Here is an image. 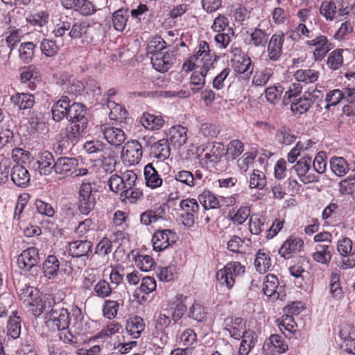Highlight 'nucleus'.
Here are the masks:
<instances>
[{
	"label": "nucleus",
	"mask_w": 355,
	"mask_h": 355,
	"mask_svg": "<svg viewBox=\"0 0 355 355\" xmlns=\"http://www.w3.org/2000/svg\"><path fill=\"white\" fill-rule=\"evenodd\" d=\"M78 164L74 157H62L58 158L53 164L55 172L62 175H67L72 172Z\"/></svg>",
	"instance_id": "nucleus-26"
},
{
	"label": "nucleus",
	"mask_w": 355,
	"mask_h": 355,
	"mask_svg": "<svg viewBox=\"0 0 355 355\" xmlns=\"http://www.w3.org/2000/svg\"><path fill=\"white\" fill-rule=\"evenodd\" d=\"M311 157L303 156L293 166L300 180L304 184L317 182L319 178L311 172Z\"/></svg>",
	"instance_id": "nucleus-10"
},
{
	"label": "nucleus",
	"mask_w": 355,
	"mask_h": 355,
	"mask_svg": "<svg viewBox=\"0 0 355 355\" xmlns=\"http://www.w3.org/2000/svg\"><path fill=\"white\" fill-rule=\"evenodd\" d=\"M39 72L35 65H29L21 69L20 73V80L23 84H26L27 87L34 90L36 88V82L38 81Z\"/></svg>",
	"instance_id": "nucleus-27"
},
{
	"label": "nucleus",
	"mask_w": 355,
	"mask_h": 355,
	"mask_svg": "<svg viewBox=\"0 0 355 355\" xmlns=\"http://www.w3.org/2000/svg\"><path fill=\"white\" fill-rule=\"evenodd\" d=\"M121 179L124 189L123 198L129 200L130 202H135L143 195L142 191L135 187L137 175L133 171L128 170L122 175Z\"/></svg>",
	"instance_id": "nucleus-9"
},
{
	"label": "nucleus",
	"mask_w": 355,
	"mask_h": 355,
	"mask_svg": "<svg viewBox=\"0 0 355 355\" xmlns=\"http://www.w3.org/2000/svg\"><path fill=\"white\" fill-rule=\"evenodd\" d=\"M21 318L17 315V312H12V315L10 317L7 326L8 335L11 338L15 339L19 337L21 328Z\"/></svg>",
	"instance_id": "nucleus-57"
},
{
	"label": "nucleus",
	"mask_w": 355,
	"mask_h": 355,
	"mask_svg": "<svg viewBox=\"0 0 355 355\" xmlns=\"http://www.w3.org/2000/svg\"><path fill=\"white\" fill-rule=\"evenodd\" d=\"M95 197L92 194L91 183L83 182L78 190V209L83 214L87 215L95 206Z\"/></svg>",
	"instance_id": "nucleus-8"
},
{
	"label": "nucleus",
	"mask_w": 355,
	"mask_h": 355,
	"mask_svg": "<svg viewBox=\"0 0 355 355\" xmlns=\"http://www.w3.org/2000/svg\"><path fill=\"white\" fill-rule=\"evenodd\" d=\"M24 36V33L22 29L10 26L4 33L5 39L1 40V41L2 46L0 53H7L8 56H10L12 51L21 42Z\"/></svg>",
	"instance_id": "nucleus-11"
},
{
	"label": "nucleus",
	"mask_w": 355,
	"mask_h": 355,
	"mask_svg": "<svg viewBox=\"0 0 355 355\" xmlns=\"http://www.w3.org/2000/svg\"><path fill=\"white\" fill-rule=\"evenodd\" d=\"M55 162L53 155L49 151L41 153L37 158V164L40 175H49L54 169L53 164Z\"/></svg>",
	"instance_id": "nucleus-33"
},
{
	"label": "nucleus",
	"mask_w": 355,
	"mask_h": 355,
	"mask_svg": "<svg viewBox=\"0 0 355 355\" xmlns=\"http://www.w3.org/2000/svg\"><path fill=\"white\" fill-rule=\"evenodd\" d=\"M231 71V69L229 67H226L218 73L212 80L213 87L217 90L223 89L228 82V77Z\"/></svg>",
	"instance_id": "nucleus-63"
},
{
	"label": "nucleus",
	"mask_w": 355,
	"mask_h": 355,
	"mask_svg": "<svg viewBox=\"0 0 355 355\" xmlns=\"http://www.w3.org/2000/svg\"><path fill=\"white\" fill-rule=\"evenodd\" d=\"M40 49L45 56L53 57L58 53L59 47L54 40L44 39L40 43Z\"/></svg>",
	"instance_id": "nucleus-64"
},
{
	"label": "nucleus",
	"mask_w": 355,
	"mask_h": 355,
	"mask_svg": "<svg viewBox=\"0 0 355 355\" xmlns=\"http://www.w3.org/2000/svg\"><path fill=\"white\" fill-rule=\"evenodd\" d=\"M284 42V34L279 32L272 35L268 42L267 53L268 60L271 62L279 61L283 53V44Z\"/></svg>",
	"instance_id": "nucleus-14"
},
{
	"label": "nucleus",
	"mask_w": 355,
	"mask_h": 355,
	"mask_svg": "<svg viewBox=\"0 0 355 355\" xmlns=\"http://www.w3.org/2000/svg\"><path fill=\"white\" fill-rule=\"evenodd\" d=\"M60 268V262L54 255H49L43 263V272L49 279L57 276Z\"/></svg>",
	"instance_id": "nucleus-48"
},
{
	"label": "nucleus",
	"mask_w": 355,
	"mask_h": 355,
	"mask_svg": "<svg viewBox=\"0 0 355 355\" xmlns=\"http://www.w3.org/2000/svg\"><path fill=\"white\" fill-rule=\"evenodd\" d=\"M274 70L272 68H265L257 70L252 76V85L254 87H263L273 78Z\"/></svg>",
	"instance_id": "nucleus-39"
},
{
	"label": "nucleus",
	"mask_w": 355,
	"mask_h": 355,
	"mask_svg": "<svg viewBox=\"0 0 355 355\" xmlns=\"http://www.w3.org/2000/svg\"><path fill=\"white\" fill-rule=\"evenodd\" d=\"M166 205L162 204L154 209H148L144 211L140 215L141 223L146 226H148L158 221L166 220Z\"/></svg>",
	"instance_id": "nucleus-18"
},
{
	"label": "nucleus",
	"mask_w": 355,
	"mask_h": 355,
	"mask_svg": "<svg viewBox=\"0 0 355 355\" xmlns=\"http://www.w3.org/2000/svg\"><path fill=\"white\" fill-rule=\"evenodd\" d=\"M198 200L205 209H218L220 207L218 198L209 190H204L198 196Z\"/></svg>",
	"instance_id": "nucleus-47"
},
{
	"label": "nucleus",
	"mask_w": 355,
	"mask_h": 355,
	"mask_svg": "<svg viewBox=\"0 0 355 355\" xmlns=\"http://www.w3.org/2000/svg\"><path fill=\"white\" fill-rule=\"evenodd\" d=\"M168 135L171 142L178 147L183 146L187 141V129L180 125L171 127Z\"/></svg>",
	"instance_id": "nucleus-34"
},
{
	"label": "nucleus",
	"mask_w": 355,
	"mask_h": 355,
	"mask_svg": "<svg viewBox=\"0 0 355 355\" xmlns=\"http://www.w3.org/2000/svg\"><path fill=\"white\" fill-rule=\"evenodd\" d=\"M189 298L183 295H177L173 300V304L175 305L172 312V319L174 322H177L182 318L187 311V304Z\"/></svg>",
	"instance_id": "nucleus-37"
},
{
	"label": "nucleus",
	"mask_w": 355,
	"mask_h": 355,
	"mask_svg": "<svg viewBox=\"0 0 355 355\" xmlns=\"http://www.w3.org/2000/svg\"><path fill=\"white\" fill-rule=\"evenodd\" d=\"M193 177L192 173L187 170H180L175 173L174 177L165 178L164 182V193L168 196L170 200L178 199L181 195L179 189V184H182L188 187H193Z\"/></svg>",
	"instance_id": "nucleus-1"
},
{
	"label": "nucleus",
	"mask_w": 355,
	"mask_h": 355,
	"mask_svg": "<svg viewBox=\"0 0 355 355\" xmlns=\"http://www.w3.org/2000/svg\"><path fill=\"white\" fill-rule=\"evenodd\" d=\"M101 132L103 134L107 143L112 146H120L126 139V135L123 130L118 128L102 125H101Z\"/></svg>",
	"instance_id": "nucleus-21"
},
{
	"label": "nucleus",
	"mask_w": 355,
	"mask_h": 355,
	"mask_svg": "<svg viewBox=\"0 0 355 355\" xmlns=\"http://www.w3.org/2000/svg\"><path fill=\"white\" fill-rule=\"evenodd\" d=\"M198 51L195 55H191L187 62H186L183 67L187 70H192L198 62H202L206 64L208 61L211 62L212 67L214 68V63L217 61L218 57L214 52H211L209 49V44L205 41H200L198 44Z\"/></svg>",
	"instance_id": "nucleus-5"
},
{
	"label": "nucleus",
	"mask_w": 355,
	"mask_h": 355,
	"mask_svg": "<svg viewBox=\"0 0 355 355\" xmlns=\"http://www.w3.org/2000/svg\"><path fill=\"white\" fill-rule=\"evenodd\" d=\"M204 155L207 162L215 164L220 161L224 154V147L220 144H210L206 148Z\"/></svg>",
	"instance_id": "nucleus-44"
},
{
	"label": "nucleus",
	"mask_w": 355,
	"mask_h": 355,
	"mask_svg": "<svg viewBox=\"0 0 355 355\" xmlns=\"http://www.w3.org/2000/svg\"><path fill=\"white\" fill-rule=\"evenodd\" d=\"M245 324L246 322L243 318H236L232 320L230 324L227 323V327L225 329L229 332L232 338L235 340H239L243 332L247 331Z\"/></svg>",
	"instance_id": "nucleus-42"
},
{
	"label": "nucleus",
	"mask_w": 355,
	"mask_h": 355,
	"mask_svg": "<svg viewBox=\"0 0 355 355\" xmlns=\"http://www.w3.org/2000/svg\"><path fill=\"white\" fill-rule=\"evenodd\" d=\"M175 58L173 51H166L151 56V63L153 68L161 73L167 71L172 67Z\"/></svg>",
	"instance_id": "nucleus-17"
},
{
	"label": "nucleus",
	"mask_w": 355,
	"mask_h": 355,
	"mask_svg": "<svg viewBox=\"0 0 355 355\" xmlns=\"http://www.w3.org/2000/svg\"><path fill=\"white\" fill-rule=\"evenodd\" d=\"M245 268L240 262L231 261L216 274L217 282L221 286L230 290L234 285L236 278L245 273Z\"/></svg>",
	"instance_id": "nucleus-2"
},
{
	"label": "nucleus",
	"mask_w": 355,
	"mask_h": 355,
	"mask_svg": "<svg viewBox=\"0 0 355 355\" xmlns=\"http://www.w3.org/2000/svg\"><path fill=\"white\" fill-rule=\"evenodd\" d=\"M166 49L165 41L160 37L152 38L148 43L147 53L154 56L155 53L164 52Z\"/></svg>",
	"instance_id": "nucleus-60"
},
{
	"label": "nucleus",
	"mask_w": 355,
	"mask_h": 355,
	"mask_svg": "<svg viewBox=\"0 0 355 355\" xmlns=\"http://www.w3.org/2000/svg\"><path fill=\"white\" fill-rule=\"evenodd\" d=\"M144 173L146 185L148 187L155 189L162 186L164 187V180L160 178V175L152 164H148L145 166Z\"/></svg>",
	"instance_id": "nucleus-30"
},
{
	"label": "nucleus",
	"mask_w": 355,
	"mask_h": 355,
	"mask_svg": "<svg viewBox=\"0 0 355 355\" xmlns=\"http://www.w3.org/2000/svg\"><path fill=\"white\" fill-rule=\"evenodd\" d=\"M211 67L212 63L209 60L206 64H202L200 71L193 72L190 78V88L193 93L198 92L205 86V77Z\"/></svg>",
	"instance_id": "nucleus-23"
},
{
	"label": "nucleus",
	"mask_w": 355,
	"mask_h": 355,
	"mask_svg": "<svg viewBox=\"0 0 355 355\" xmlns=\"http://www.w3.org/2000/svg\"><path fill=\"white\" fill-rule=\"evenodd\" d=\"M180 207L184 212V223L187 226H192L195 223L196 216L199 211L200 206L197 200L194 198H187L180 202Z\"/></svg>",
	"instance_id": "nucleus-16"
},
{
	"label": "nucleus",
	"mask_w": 355,
	"mask_h": 355,
	"mask_svg": "<svg viewBox=\"0 0 355 355\" xmlns=\"http://www.w3.org/2000/svg\"><path fill=\"white\" fill-rule=\"evenodd\" d=\"M266 185V175L259 170H254L250 177L249 186L251 189H262Z\"/></svg>",
	"instance_id": "nucleus-61"
},
{
	"label": "nucleus",
	"mask_w": 355,
	"mask_h": 355,
	"mask_svg": "<svg viewBox=\"0 0 355 355\" xmlns=\"http://www.w3.org/2000/svg\"><path fill=\"white\" fill-rule=\"evenodd\" d=\"M278 285L279 282L275 275L271 274L267 275L263 282V293L269 297L275 298Z\"/></svg>",
	"instance_id": "nucleus-55"
},
{
	"label": "nucleus",
	"mask_w": 355,
	"mask_h": 355,
	"mask_svg": "<svg viewBox=\"0 0 355 355\" xmlns=\"http://www.w3.org/2000/svg\"><path fill=\"white\" fill-rule=\"evenodd\" d=\"M312 35L313 31L304 23H298L294 29L290 31V37L295 40L311 38Z\"/></svg>",
	"instance_id": "nucleus-58"
},
{
	"label": "nucleus",
	"mask_w": 355,
	"mask_h": 355,
	"mask_svg": "<svg viewBox=\"0 0 355 355\" xmlns=\"http://www.w3.org/2000/svg\"><path fill=\"white\" fill-rule=\"evenodd\" d=\"M304 246V241L296 237L290 236L282 245L278 253L285 259H289L293 254L300 252Z\"/></svg>",
	"instance_id": "nucleus-20"
},
{
	"label": "nucleus",
	"mask_w": 355,
	"mask_h": 355,
	"mask_svg": "<svg viewBox=\"0 0 355 355\" xmlns=\"http://www.w3.org/2000/svg\"><path fill=\"white\" fill-rule=\"evenodd\" d=\"M40 259L38 249L30 247L23 250L18 256L17 263L19 268L29 270L39 263Z\"/></svg>",
	"instance_id": "nucleus-15"
},
{
	"label": "nucleus",
	"mask_w": 355,
	"mask_h": 355,
	"mask_svg": "<svg viewBox=\"0 0 355 355\" xmlns=\"http://www.w3.org/2000/svg\"><path fill=\"white\" fill-rule=\"evenodd\" d=\"M51 306L46 307L44 305L43 312L48 313L46 316L48 325L58 331L67 330L70 323L69 313L63 307L54 306L50 309Z\"/></svg>",
	"instance_id": "nucleus-4"
},
{
	"label": "nucleus",
	"mask_w": 355,
	"mask_h": 355,
	"mask_svg": "<svg viewBox=\"0 0 355 355\" xmlns=\"http://www.w3.org/2000/svg\"><path fill=\"white\" fill-rule=\"evenodd\" d=\"M343 49H336L328 55L326 64L330 69L338 70L343 66Z\"/></svg>",
	"instance_id": "nucleus-54"
},
{
	"label": "nucleus",
	"mask_w": 355,
	"mask_h": 355,
	"mask_svg": "<svg viewBox=\"0 0 355 355\" xmlns=\"http://www.w3.org/2000/svg\"><path fill=\"white\" fill-rule=\"evenodd\" d=\"M320 72L318 71L306 69H298L294 73V78L297 82H302L304 84H311L316 82L319 78Z\"/></svg>",
	"instance_id": "nucleus-46"
},
{
	"label": "nucleus",
	"mask_w": 355,
	"mask_h": 355,
	"mask_svg": "<svg viewBox=\"0 0 355 355\" xmlns=\"http://www.w3.org/2000/svg\"><path fill=\"white\" fill-rule=\"evenodd\" d=\"M320 15L327 21H333L338 17L349 14L348 3L343 0H323L319 7Z\"/></svg>",
	"instance_id": "nucleus-3"
},
{
	"label": "nucleus",
	"mask_w": 355,
	"mask_h": 355,
	"mask_svg": "<svg viewBox=\"0 0 355 355\" xmlns=\"http://www.w3.org/2000/svg\"><path fill=\"white\" fill-rule=\"evenodd\" d=\"M305 44L313 52V60L320 62L327 56V53L334 48L333 44L328 37L324 35H318L311 40L306 41Z\"/></svg>",
	"instance_id": "nucleus-7"
},
{
	"label": "nucleus",
	"mask_w": 355,
	"mask_h": 355,
	"mask_svg": "<svg viewBox=\"0 0 355 355\" xmlns=\"http://www.w3.org/2000/svg\"><path fill=\"white\" fill-rule=\"evenodd\" d=\"M67 119L69 121L88 120L86 117V107L84 105L78 103H73L71 107H68V115Z\"/></svg>",
	"instance_id": "nucleus-51"
},
{
	"label": "nucleus",
	"mask_w": 355,
	"mask_h": 355,
	"mask_svg": "<svg viewBox=\"0 0 355 355\" xmlns=\"http://www.w3.org/2000/svg\"><path fill=\"white\" fill-rule=\"evenodd\" d=\"M10 101L20 110H30L35 104V96L29 93H17L10 97Z\"/></svg>",
	"instance_id": "nucleus-28"
},
{
	"label": "nucleus",
	"mask_w": 355,
	"mask_h": 355,
	"mask_svg": "<svg viewBox=\"0 0 355 355\" xmlns=\"http://www.w3.org/2000/svg\"><path fill=\"white\" fill-rule=\"evenodd\" d=\"M241 338L242 340L239 350V355H248L252 349L254 347L257 342L255 333L251 330H247L243 332Z\"/></svg>",
	"instance_id": "nucleus-38"
},
{
	"label": "nucleus",
	"mask_w": 355,
	"mask_h": 355,
	"mask_svg": "<svg viewBox=\"0 0 355 355\" xmlns=\"http://www.w3.org/2000/svg\"><path fill=\"white\" fill-rule=\"evenodd\" d=\"M269 343H265L263 345V350L268 351L270 350L271 347H273L275 351L279 353L283 354L285 353L288 349V346L287 343L285 342L284 339L278 334H272L269 338ZM274 350L272 349L271 352H273Z\"/></svg>",
	"instance_id": "nucleus-43"
},
{
	"label": "nucleus",
	"mask_w": 355,
	"mask_h": 355,
	"mask_svg": "<svg viewBox=\"0 0 355 355\" xmlns=\"http://www.w3.org/2000/svg\"><path fill=\"white\" fill-rule=\"evenodd\" d=\"M143 155L141 144L139 141L132 140L128 141L122 149L121 158L124 163L131 166L138 164Z\"/></svg>",
	"instance_id": "nucleus-12"
},
{
	"label": "nucleus",
	"mask_w": 355,
	"mask_h": 355,
	"mask_svg": "<svg viewBox=\"0 0 355 355\" xmlns=\"http://www.w3.org/2000/svg\"><path fill=\"white\" fill-rule=\"evenodd\" d=\"M329 291L331 300L334 301L339 302L344 297L343 288L340 284V275L337 273H331Z\"/></svg>",
	"instance_id": "nucleus-49"
},
{
	"label": "nucleus",
	"mask_w": 355,
	"mask_h": 355,
	"mask_svg": "<svg viewBox=\"0 0 355 355\" xmlns=\"http://www.w3.org/2000/svg\"><path fill=\"white\" fill-rule=\"evenodd\" d=\"M254 70V66L251 58L246 55H244L236 60L234 64V71L239 73L243 74L248 73L251 75Z\"/></svg>",
	"instance_id": "nucleus-56"
},
{
	"label": "nucleus",
	"mask_w": 355,
	"mask_h": 355,
	"mask_svg": "<svg viewBox=\"0 0 355 355\" xmlns=\"http://www.w3.org/2000/svg\"><path fill=\"white\" fill-rule=\"evenodd\" d=\"M91 29L92 28L87 22H76L73 25L71 24L69 35L71 39L80 38L83 42L90 43L93 41Z\"/></svg>",
	"instance_id": "nucleus-22"
},
{
	"label": "nucleus",
	"mask_w": 355,
	"mask_h": 355,
	"mask_svg": "<svg viewBox=\"0 0 355 355\" xmlns=\"http://www.w3.org/2000/svg\"><path fill=\"white\" fill-rule=\"evenodd\" d=\"M313 103L310 94L308 96L304 95L291 104V110L295 114H302L309 110Z\"/></svg>",
	"instance_id": "nucleus-52"
},
{
	"label": "nucleus",
	"mask_w": 355,
	"mask_h": 355,
	"mask_svg": "<svg viewBox=\"0 0 355 355\" xmlns=\"http://www.w3.org/2000/svg\"><path fill=\"white\" fill-rule=\"evenodd\" d=\"M271 259L269 252L264 250H259L256 254L254 266L257 270L260 273L266 272L271 266Z\"/></svg>",
	"instance_id": "nucleus-45"
},
{
	"label": "nucleus",
	"mask_w": 355,
	"mask_h": 355,
	"mask_svg": "<svg viewBox=\"0 0 355 355\" xmlns=\"http://www.w3.org/2000/svg\"><path fill=\"white\" fill-rule=\"evenodd\" d=\"M269 33L266 30L256 27L249 34L248 44L256 48H265L268 42Z\"/></svg>",
	"instance_id": "nucleus-29"
},
{
	"label": "nucleus",
	"mask_w": 355,
	"mask_h": 355,
	"mask_svg": "<svg viewBox=\"0 0 355 355\" xmlns=\"http://www.w3.org/2000/svg\"><path fill=\"white\" fill-rule=\"evenodd\" d=\"M68 107H71L70 100L68 96H62L52 107L53 119L55 121H60L67 117Z\"/></svg>",
	"instance_id": "nucleus-31"
},
{
	"label": "nucleus",
	"mask_w": 355,
	"mask_h": 355,
	"mask_svg": "<svg viewBox=\"0 0 355 355\" xmlns=\"http://www.w3.org/2000/svg\"><path fill=\"white\" fill-rule=\"evenodd\" d=\"M145 323L139 316L130 318L127 320L125 329L133 338H138L144 330Z\"/></svg>",
	"instance_id": "nucleus-40"
},
{
	"label": "nucleus",
	"mask_w": 355,
	"mask_h": 355,
	"mask_svg": "<svg viewBox=\"0 0 355 355\" xmlns=\"http://www.w3.org/2000/svg\"><path fill=\"white\" fill-rule=\"evenodd\" d=\"M19 296L26 306H32L34 315L39 316L43 313L44 304L36 288L26 285L19 290Z\"/></svg>",
	"instance_id": "nucleus-6"
},
{
	"label": "nucleus",
	"mask_w": 355,
	"mask_h": 355,
	"mask_svg": "<svg viewBox=\"0 0 355 355\" xmlns=\"http://www.w3.org/2000/svg\"><path fill=\"white\" fill-rule=\"evenodd\" d=\"M128 12L127 10L119 9L112 15V23L114 28L118 31H123L127 24Z\"/></svg>",
	"instance_id": "nucleus-59"
},
{
	"label": "nucleus",
	"mask_w": 355,
	"mask_h": 355,
	"mask_svg": "<svg viewBox=\"0 0 355 355\" xmlns=\"http://www.w3.org/2000/svg\"><path fill=\"white\" fill-rule=\"evenodd\" d=\"M332 247L326 244H318L315 247V251L312 254L314 261L318 263L328 266L331 259Z\"/></svg>",
	"instance_id": "nucleus-35"
},
{
	"label": "nucleus",
	"mask_w": 355,
	"mask_h": 355,
	"mask_svg": "<svg viewBox=\"0 0 355 355\" xmlns=\"http://www.w3.org/2000/svg\"><path fill=\"white\" fill-rule=\"evenodd\" d=\"M340 337L343 340L341 348L349 354H355V327L344 324L340 330Z\"/></svg>",
	"instance_id": "nucleus-19"
},
{
	"label": "nucleus",
	"mask_w": 355,
	"mask_h": 355,
	"mask_svg": "<svg viewBox=\"0 0 355 355\" xmlns=\"http://www.w3.org/2000/svg\"><path fill=\"white\" fill-rule=\"evenodd\" d=\"M150 153L153 157L159 160H165L170 155V149L168 144V140L162 139L156 142H153L151 146Z\"/></svg>",
	"instance_id": "nucleus-41"
},
{
	"label": "nucleus",
	"mask_w": 355,
	"mask_h": 355,
	"mask_svg": "<svg viewBox=\"0 0 355 355\" xmlns=\"http://www.w3.org/2000/svg\"><path fill=\"white\" fill-rule=\"evenodd\" d=\"M35 44L31 42H23L18 49L19 58L24 63H29L33 58Z\"/></svg>",
	"instance_id": "nucleus-53"
},
{
	"label": "nucleus",
	"mask_w": 355,
	"mask_h": 355,
	"mask_svg": "<svg viewBox=\"0 0 355 355\" xmlns=\"http://www.w3.org/2000/svg\"><path fill=\"white\" fill-rule=\"evenodd\" d=\"M176 240L175 233L170 230H157L152 238L153 249L162 251L174 243Z\"/></svg>",
	"instance_id": "nucleus-13"
},
{
	"label": "nucleus",
	"mask_w": 355,
	"mask_h": 355,
	"mask_svg": "<svg viewBox=\"0 0 355 355\" xmlns=\"http://www.w3.org/2000/svg\"><path fill=\"white\" fill-rule=\"evenodd\" d=\"M10 177L13 183L21 187H26L30 181V174L28 171L20 164H17L12 167Z\"/></svg>",
	"instance_id": "nucleus-32"
},
{
	"label": "nucleus",
	"mask_w": 355,
	"mask_h": 355,
	"mask_svg": "<svg viewBox=\"0 0 355 355\" xmlns=\"http://www.w3.org/2000/svg\"><path fill=\"white\" fill-rule=\"evenodd\" d=\"M142 125L150 130H157L161 129L164 123V120L161 115H155L145 112L141 118Z\"/></svg>",
	"instance_id": "nucleus-36"
},
{
	"label": "nucleus",
	"mask_w": 355,
	"mask_h": 355,
	"mask_svg": "<svg viewBox=\"0 0 355 355\" xmlns=\"http://www.w3.org/2000/svg\"><path fill=\"white\" fill-rule=\"evenodd\" d=\"M61 2L65 8H73L83 15H90L95 12L94 5L87 0H61Z\"/></svg>",
	"instance_id": "nucleus-24"
},
{
	"label": "nucleus",
	"mask_w": 355,
	"mask_h": 355,
	"mask_svg": "<svg viewBox=\"0 0 355 355\" xmlns=\"http://www.w3.org/2000/svg\"><path fill=\"white\" fill-rule=\"evenodd\" d=\"M276 322L283 334H284V330L291 334H294L297 330V324L293 318L287 314L283 315L281 319H277Z\"/></svg>",
	"instance_id": "nucleus-62"
},
{
	"label": "nucleus",
	"mask_w": 355,
	"mask_h": 355,
	"mask_svg": "<svg viewBox=\"0 0 355 355\" xmlns=\"http://www.w3.org/2000/svg\"><path fill=\"white\" fill-rule=\"evenodd\" d=\"M92 243L87 240H77L68 245L69 254L73 257L87 256L92 252Z\"/></svg>",
	"instance_id": "nucleus-25"
},
{
	"label": "nucleus",
	"mask_w": 355,
	"mask_h": 355,
	"mask_svg": "<svg viewBox=\"0 0 355 355\" xmlns=\"http://www.w3.org/2000/svg\"><path fill=\"white\" fill-rule=\"evenodd\" d=\"M329 164L332 172L338 177L344 176L349 169V165L341 157H331Z\"/></svg>",
	"instance_id": "nucleus-50"
}]
</instances>
